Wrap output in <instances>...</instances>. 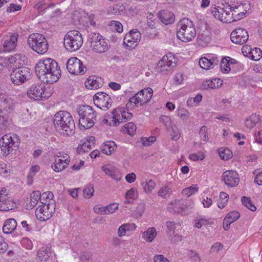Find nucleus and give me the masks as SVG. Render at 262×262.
<instances>
[{
	"label": "nucleus",
	"mask_w": 262,
	"mask_h": 262,
	"mask_svg": "<svg viewBox=\"0 0 262 262\" xmlns=\"http://www.w3.org/2000/svg\"><path fill=\"white\" fill-rule=\"evenodd\" d=\"M223 180L228 187H235L239 182L238 173L233 170H227L222 174Z\"/></svg>",
	"instance_id": "nucleus-24"
},
{
	"label": "nucleus",
	"mask_w": 262,
	"mask_h": 262,
	"mask_svg": "<svg viewBox=\"0 0 262 262\" xmlns=\"http://www.w3.org/2000/svg\"><path fill=\"white\" fill-rule=\"evenodd\" d=\"M259 121V116L256 114H253L249 116L245 121V124L248 128H252Z\"/></svg>",
	"instance_id": "nucleus-34"
},
{
	"label": "nucleus",
	"mask_w": 262,
	"mask_h": 262,
	"mask_svg": "<svg viewBox=\"0 0 262 262\" xmlns=\"http://www.w3.org/2000/svg\"><path fill=\"white\" fill-rule=\"evenodd\" d=\"M158 235V232L155 227H149L142 233V238L146 242H152Z\"/></svg>",
	"instance_id": "nucleus-30"
},
{
	"label": "nucleus",
	"mask_w": 262,
	"mask_h": 262,
	"mask_svg": "<svg viewBox=\"0 0 262 262\" xmlns=\"http://www.w3.org/2000/svg\"><path fill=\"white\" fill-rule=\"evenodd\" d=\"M220 62L218 56L214 54H206L202 57L199 60L200 67L205 70L213 69Z\"/></svg>",
	"instance_id": "nucleus-19"
},
{
	"label": "nucleus",
	"mask_w": 262,
	"mask_h": 262,
	"mask_svg": "<svg viewBox=\"0 0 262 262\" xmlns=\"http://www.w3.org/2000/svg\"><path fill=\"white\" fill-rule=\"evenodd\" d=\"M220 67L221 70L223 73H228L230 71V64L229 63L227 58H225L222 60L220 64Z\"/></svg>",
	"instance_id": "nucleus-53"
},
{
	"label": "nucleus",
	"mask_w": 262,
	"mask_h": 262,
	"mask_svg": "<svg viewBox=\"0 0 262 262\" xmlns=\"http://www.w3.org/2000/svg\"><path fill=\"white\" fill-rule=\"evenodd\" d=\"M35 72L38 78L43 82L53 83L61 76V70L58 63L51 58H42L35 67Z\"/></svg>",
	"instance_id": "nucleus-1"
},
{
	"label": "nucleus",
	"mask_w": 262,
	"mask_h": 262,
	"mask_svg": "<svg viewBox=\"0 0 262 262\" xmlns=\"http://www.w3.org/2000/svg\"><path fill=\"white\" fill-rule=\"evenodd\" d=\"M205 158V155L202 151H199L197 153H192L189 155V159L193 161H202Z\"/></svg>",
	"instance_id": "nucleus-55"
},
{
	"label": "nucleus",
	"mask_w": 262,
	"mask_h": 262,
	"mask_svg": "<svg viewBox=\"0 0 262 262\" xmlns=\"http://www.w3.org/2000/svg\"><path fill=\"white\" fill-rule=\"evenodd\" d=\"M202 99V95L198 94L195 97H190L186 101L188 106H192L198 105Z\"/></svg>",
	"instance_id": "nucleus-50"
},
{
	"label": "nucleus",
	"mask_w": 262,
	"mask_h": 262,
	"mask_svg": "<svg viewBox=\"0 0 262 262\" xmlns=\"http://www.w3.org/2000/svg\"><path fill=\"white\" fill-rule=\"evenodd\" d=\"M199 191V187L196 185H192L189 187L184 188L182 191V194L183 196L189 198L195 194Z\"/></svg>",
	"instance_id": "nucleus-37"
},
{
	"label": "nucleus",
	"mask_w": 262,
	"mask_h": 262,
	"mask_svg": "<svg viewBox=\"0 0 262 262\" xmlns=\"http://www.w3.org/2000/svg\"><path fill=\"white\" fill-rule=\"evenodd\" d=\"M94 140V139L90 140V141H87L86 142L83 143L82 144L79 145L77 148L78 152L81 154L83 152H88L92 148V146L94 144L93 141Z\"/></svg>",
	"instance_id": "nucleus-40"
},
{
	"label": "nucleus",
	"mask_w": 262,
	"mask_h": 262,
	"mask_svg": "<svg viewBox=\"0 0 262 262\" xmlns=\"http://www.w3.org/2000/svg\"><path fill=\"white\" fill-rule=\"evenodd\" d=\"M13 58V64L14 67L23 66L25 64V62L26 59L25 56L20 54H16L14 55L11 56Z\"/></svg>",
	"instance_id": "nucleus-41"
},
{
	"label": "nucleus",
	"mask_w": 262,
	"mask_h": 262,
	"mask_svg": "<svg viewBox=\"0 0 262 262\" xmlns=\"http://www.w3.org/2000/svg\"><path fill=\"white\" fill-rule=\"evenodd\" d=\"M128 110L127 107H118L114 109L111 115L107 119H104L103 121L110 126H117L132 119L133 115L128 112Z\"/></svg>",
	"instance_id": "nucleus-5"
},
{
	"label": "nucleus",
	"mask_w": 262,
	"mask_h": 262,
	"mask_svg": "<svg viewBox=\"0 0 262 262\" xmlns=\"http://www.w3.org/2000/svg\"><path fill=\"white\" fill-rule=\"evenodd\" d=\"M156 141V137L155 136H150L148 138L144 137L141 138L142 143L144 146H150Z\"/></svg>",
	"instance_id": "nucleus-61"
},
{
	"label": "nucleus",
	"mask_w": 262,
	"mask_h": 262,
	"mask_svg": "<svg viewBox=\"0 0 262 262\" xmlns=\"http://www.w3.org/2000/svg\"><path fill=\"white\" fill-rule=\"evenodd\" d=\"M0 145L2 151L6 155L13 150H16L19 146V142L16 135L12 136L6 134L0 140Z\"/></svg>",
	"instance_id": "nucleus-10"
},
{
	"label": "nucleus",
	"mask_w": 262,
	"mask_h": 262,
	"mask_svg": "<svg viewBox=\"0 0 262 262\" xmlns=\"http://www.w3.org/2000/svg\"><path fill=\"white\" fill-rule=\"evenodd\" d=\"M137 129L136 125L132 122H128L124 125L123 131L130 136H133Z\"/></svg>",
	"instance_id": "nucleus-49"
},
{
	"label": "nucleus",
	"mask_w": 262,
	"mask_h": 262,
	"mask_svg": "<svg viewBox=\"0 0 262 262\" xmlns=\"http://www.w3.org/2000/svg\"><path fill=\"white\" fill-rule=\"evenodd\" d=\"M228 200L229 196L228 194L225 192H221L217 201V206L220 208H224L227 205Z\"/></svg>",
	"instance_id": "nucleus-44"
},
{
	"label": "nucleus",
	"mask_w": 262,
	"mask_h": 262,
	"mask_svg": "<svg viewBox=\"0 0 262 262\" xmlns=\"http://www.w3.org/2000/svg\"><path fill=\"white\" fill-rule=\"evenodd\" d=\"M29 46L35 52L39 54L46 53L49 45L45 37L39 33H33L28 38Z\"/></svg>",
	"instance_id": "nucleus-6"
},
{
	"label": "nucleus",
	"mask_w": 262,
	"mask_h": 262,
	"mask_svg": "<svg viewBox=\"0 0 262 262\" xmlns=\"http://www.w3.org/2000/svg\"><path fill=\"white\" fill-rule=\"evenodd\" d=\"M94 212L100 215H107L106 206H102L100 205H95L94 207Z\"/></svg>",
	"instance_id": "nucleus-62"
},
{
	"label": "nucleus",
	"mask_w": 262,
	"mask_h": 262,
	"mask_svg": "<svg viewBox=\"0 0 262 262\" xmlns=\"http://www.w3.org/2000/svg\"><path fill=\"white\" fill-rule=\"evenodd\" d=\"M37 260L40 262H48L51 256V247L48 246L40 248L36 253Z\"/></svg>",
	"instance_id": "nucleus-26"
},
{
	"label": "nucleus",
	"mask_w": 262,
	"mask_h": 262,
	"mask_svg": "<svg viewBox=\"0 0 262 262\" xmlns=\"http://www.w3.org/2000/svg\"><path fill=\"white\" fill-rule=\"evenodd\" d=\"M161 22L165 25L171 24L174 21L173 13L167 10H162L158 14Z\"/></svg>",
	"instance_id": "nucleus-28"
},
{
	"label": "nucleus",
	"mask_w": 262,
	"mask_h": 262,
	"mask_svg": "<svg viewBox=\"0 0 262 262\" xmlns=\"http://www.w3.org/2000/svg\"><path fill=\"white\" fill-rule=\"evenodd\" d=\"M55 204L54 202L42 203L35 211V214L38 220L46 221L49 220L54 213Z\"/></svg>",
	"instance_id": "nucleus-11"
},
{
	"label": "nucleus",
	"mask_w": 262,
	"mask_h": 262,
	"mask_svg": "<svg viewBox=\"0 0 262 262\" xmlns=\"http://www.w3.org/2000/svg\"><path fill=\"white\" fill-rule=\"evenodd\" d=\"M223 80L220 78L207 80L204 82L203 85L204 89H218L223 85Z\"/></svg>",
	"instance_id": "nucleus-31"
},
{
	"label": "nucleus",
	"mask_w": 262,
	"mask_h": 262,
	"mask_svg": "<svg viewBox=\"0 0 262 262\" xmlns=\"http://www.w3.org/2000/svg\"><path fill=\"white\" fill-rule=\"evenodd\" d=\"M83 192L85 198H90L93 195L94 192V188L93 185L92 184L88 185L83 189Z\"/></svg>",
	"instance_id": "nucleus-56"
},
{
	"label": "nucleus",
	"mask_w": 262,
	"mask_h": 262,
	"mask_svg": "<svg viewBox=\"0 0 262 262\" xmlns=\"http://www.w3.org/2000/svg\"><path fill=\"white\" fill-rule=\"evenodd\" d=\"M10 173V166H7L4 162L0 163V174L6 177Z\"/></svg>",
	"instance_id": "nucleus-58"
},
{
	"label": "nucleus",
	"mask_w": 262,
	"mask_h": 262,
	"mask_svg": "<svg viewBox=\"0 0 262 262\" xmlns=\"http://www.w3.org/2000/svg\"><path fill=\"white\" fill-rule=\"evenodd\" d=\"M242 204L248 209L252 211H255L256 207L253 204L250 198L247 196H243L241 199Z\"/></svg>",
	"instance_id": "nucleus-45"
},
{
	"label": "nucleus",
	"mask_w": 262,
	"mask_h": 262,
	"mask_svg": "<svg viewBox=\"0 0 262 262\" xmlns=\"http://www.w3.org/2000/svg\"><path fill=\"white\" fill-rule=\"evenodd\" d=\"M8 118L0 112V136L6 132L7 128Z\"/></svg>",
	"instance_id": "nucleus-52"
},
{
	"label": "nucleus",
	"mask_w": 262,
	"mask_h": 262,
	"mask_svg": "<svg viewBox=\"0 0 262 262\" xmlns=\"http://www.w3.org/2000/svg\"><path fill=\"white\" fill-rule=\"evenodd\" d=\"M249 57L253 60L258 61L262 57V51L259 48H251Z\"/></svg>",
	"instance_id": "nucleus-46"
},
{
	"label": "nucleus",
	"mask_w": 262,
	"mask_h": 262,
	"mask_svg": "<svg viewBox=\"0 0 262 262\" xmlns=\"http://www.w3.org/2000/svg\"><path fill=\"white\" fill-rule=\"evenodd\" d=\"M55 160L52 166L55 172H60L66 169L70 162V157L68 154L59 152L54 156Z\"/></svg>",
	"instance_id": "nucleus-15"
},
{
	"label": "nucleus",
	"mask_w": 262,
	"mask_h": 262,
	"mask_svg": "<svg viewBox=\"0 0 262 262\" xmlns=\"http://www.w3.org/2000/svg\"><path fill=\"white\" fill-rule=\"evenodd\" d=\"M123 11V7L119 5L110 6L107 9V12L110 14H118L120 11Z\"/></svg>",
	"instance_id": "nucleus-57"
},
{
	"label": "nucleus",
	"mask_w": 262,
	"mask_h": 262,
	"mask_svg": "<svg viewBox=\"0 0 262 262\" xmlns=\"http://www.w3.org/2000/svg\"><path fill=\"white\" fill-rule=\"evenodd\" d=\"M41 198V193L39 191H34L30 195V204L34 207Z\"/></svg>",
	"instance_id": "nucleus-51"
},
{
	"label": "nucleus",
	"mask_w": 262,
	"mask_h": 262,
	"mask_svg": "<svg viewBox=\"0 0 262 262\" xmlns=\"http://www.w3.org/2000/svg\"><path fill=\"white\" fill-rule=\"evenodd\" d=\"M144 191L147 194H150L154 189L156 184L155 182L151 179L147 180L141 183Z\"/></svg>",
	"instance_id": "nucleus-38"
},
{
	"label": "nucleus",
	"mask_w": 262,
	"mask_h": 262,
	"mask_svg": "<svg viewBox=\"0 0 262 262\" xmlns=\"http://www.w3.org/2000/svg\"><path fill=\"white\" fill-rule=\"evenodd\" d=\"M17 225V222L15 219L13 218L8 219L4 222L3 231L7 234H11L16 229Z\"/></svg>",
	"instance_id": "nucleus-29"
},
{
	"label": "nucleus",
	"mask_w": 262,
	"mask_h": 262,
	"mask_svg": "<svg viewBox=\"0 0 262 262\" xmlns=\"http://www.w3.org/2000/svg\"><path fill=\"white\" fill-rule=\"evenodd\" d=\"M247 31L243 28H238L232 32L230 34L231 41L236 44L243 45L248 39Z\"/></svg>",
	"instance_id": "nucleus-22"
},
{
	"label": "nucleus",
	"mask_w": 262,
	"mask_h": 262,
	"mask_svg": "<svg viewBox=\"0 0 262 262\" xmlns=\"http://www.w3.org/2000/svg\"><path fill=\"white\" fill-rule=\"evenodd\" d=\"M46 88L42 84H33L27 92V96L35 100H41L49 98L51 93L46 92Z\"/></svg>",
	"instance_id": "nucleus-13"
},
{
	"label": "nucleus",
	"mask_w": 262,
	"mask_h": 262,
	"mask_svg": "<svg viewBox=\"0 0 262 262\" xmlns=\"http://www.w3.org/2000/svg\"><path fill=\"white\" fill-rule=\"evenodd\" d=\"M53 123L56 129L64 135L70 136L75 133L74 120L71 115L67 111L57 112L53 118Z\"/></svg>",
	"instance_id": "nucleus-2"
},
{
	"label": "nucleus",
	"mask_w": 262,
	"mask_h": 262,
	"mask_svg": "<svg viewBox=\"0 0 262 262\" xmlns=\"http://www.w3.org/2000/svg\"><path fill=\"white\" fill-rule=\"evenodd\" d=\"M79 127L81 129H86L92 127L96 120V113L89 105H82L78 111Z\"/></svg>",
	"instance_id": "nucleus-4"
},
{
	"label": "nucleus",
	"mask_w": 262,
	"mask_h": 262,
	"mask_svg": "<svg viewBox=\"0 0 262 262\" xmlns=\"http://www.w3.org/2000/svg\"><path fill=\"white\" fill-rule=\"evenodd\" d=\"M177 59L171 53L164 55L159 61L157 69L160 72H167L173 68L176 64Z\"/></svg>",
	"instance_id": "nucleus-16"
},
{
	"label": "nucleus",
	"mask_w": 262,
	"mask_h": 262,
	"mask_svg": "<svg viewBox=\"0 0 262 262\" xmlns=\"http://www.w3.org/2000/svg\"><path fill=\"white\" fill-rule=\"evenodd\" d=\"M138 191L136 188H132L125 193V198L126 200L125 203H131L138 196Z\"/></svg>",
	"instance_id": "nucleus-36"
},
{
	"label": "nucleus",
	"mask_w": 262,
	"mask_h": 262,
	"mask_svg": "<svg viewBox=\"0 0 262 262\" xmlns=\"http://www.w3.org/2000/svg\"><path fill=\"white\" fill-rule=\"evenodd\" d=\"M199 135L201 139L204 141H207L209 140L208 128L206 126L201 127L199 131Z\"/></svg>",
	"instance_id": "nucleus-59"
},
{
	"label": "nucleus",
	"mask_w": 262,
	"mask_h": 262,
	"mask_svg": "<svg viewBox=\"0 0 262 262\" xmlns=\"http://www.w3.org/2000/svg\"><path fill=\"white\" fill-rule=\"evenodd\" d=\"M147 21L148 27L151 28H155L156 27V24L158 21L154 14L151 12H148L147 15Z\"/></svg>",
	"instance_id": "nucleus-54"
},
{
	"label": "nucleus",
	"mask_w": 262,
	"mask_h": 262,
	"mask_svg": "<svg viewBox=\"0 0 262 262\" xmlns=\"http://www.w3.org/2000/svg\"><path fill=\"white\" fill-rule=\"evenodd\" d=\"M67 68L68 71L73 75L83 74L86 70L81 61L77 57H72L68 60Z\"/></svg>",
	"instance_id": "nucleus-18"
},
{
	"label": "nucleus",
	"mask_w": 262,
	"mask_h": 262,
	"mask_svg": "<svg viewBox=\"0 0 262 262\" xmlns=\"http://www.w3.org/2000/svg\"><path fill=\"white\" fill-rule=\"evenodd\" d=\"M219 154L220 158L224 160H227L232 157V151L228 148H220Z\"/></svg>",
	"instance_id": "nucleus-48"
},
{
	"label": "nucleus",
	"mask_w": 262,
	"mask_h": 262,
	"mask_svg": "<svg viewBox=\"0 0 262 262\" xmlns=\"http://www.w3.org/2000/svg\"><path fill=\"white\" fill-rule=\"evenodd\" d=\"M91 49L97 53H104L110 48L108 41L99 33L92 32L89 35Z\"/></svg>",
	"instance_id": "nucleus-8"
},
{
	"label": "nucleus",
	"mask_w": 262,
	"mask_h": 262,
	"mask_svg": "<svg viewBox=\"0 0 262 262\" xmlns=\"http://www.w3.org/2000/svg\"><path fill=\"white\" fill-rule=\"evenodd\" d=\"M85 86L89 89H98L102 85L101 78H97L94 79V78H90L85 81Z\"/></svg>",
	"instance_id": "nucleus-33"
},
{
	"label": "nucleus",
	"mask_w": 262,
	"mask_h": 262,
	"mask_svg": "<svg viewBox=\"0 0 262 262\" xmlns=\"http://www.w3.org/2000/svg\"><path fill=\"white\" fill-rule=\"evenodd\" d=\"M240 216L239 213L237 211H233L229 212L225 217L232 223L236 221Z\"/></svg>",
	"instance_id": "nucleus-60"
},
{
	"label": "nucleus",
	"mask_w": 262,
	"mask_h": 262,
	"mask_svg": "<svg viewBox=\"0 0 262 262\" xmlns=\"http://www.w3.org/2000/svg\"><path fill=\"white\" fill-rule=\"evenodd\" d=\"M118 204L116 203L110 204L106 206L107 214H112L118 209Z\"/></svg>",
	"instance_id": "nucleus-64"
},
{
	"label": "nucleus",
	"mask_w": 262,
	"mask_h": 262,
	"mask_svg": "<svg viewBox=\"0 0 262 262\" xmlns=\"http://www.w3.org/2000/svg\"><path fill=\"white\" fill-rule=\"evenodd\" d=\"M116 146V144L114 141H107L101 146V149L103 154L110 155L115 151Z\"/></svg>",
	"instance_id": "nucleus-32"
},
{
	"label": "nucleus",
	"mask_w": 262,
	"mask_h": 262,
	"mask_svg": "<svg viewBox=\"0 0 262 262\" xmlns=\"http://www.w3.org/2000/svg\"><path fill=\"white\" fill-rule=\"evenodd\" d=\"M141 39L140 32L137 30H132L124 37L123 44L124 46L134 49Z\"/></svg>",
	"instance_id": "nucleus-20"
},
{
	"label": "nucleus",
	"mask_w": 262,
	"mask_h": 262,
	"mask_svg": "<svg viewBox=\"0 0 262 262\" xmlns=\"http://www.w3.org/2000/svg\"><path fill=\"white\" fill-rule=\"evenodd\" d=\"M102 169L106 174L110 176L112 179L117 181L121 179L120 173L117 169L107 167H103Z\"/></svg>",
	"instance_id": "nucleus-35"
},
{
	"label": "nucleus",
	"mask_w": 262,
	"mask_h": 262,
	"mask_svg": "<svg viewBox=\"0 0 262 262\" xmlns=\"http://www.w3.org/2000/svg\"><path fill=\"white\" fill-rule=\"evenodd\" d=\"M211 13L213 16L224 23H231L234 22L232 14L227 8V6L224 7L217 6L211 10Z\"/></svg>",
	"instance_id": "nucleus-17"
},
{
	"label": "nucleus",
	"mask_w": 262,
	"mask_h": 262,
	"mask_svg": "<svg viewBox=\"0 0 262 262\" xmlns=\"http://www.w3.org/2000/svg\"><path fill=\"white\" fill-rule=\"evenodd\" d=\"M30 69L26 67L15 68L10 74V79L12 82L16 85H19L29 80L30 77Z\"/></svg>",
	"instance_id": "nucleus-12"
},
{
	"label": "nucleus",
	"mask_w": 262,
	"mask_h": 262,
	"mask_svg": "<svg viewBox=\"0 0 262 262\" xmlns=\"http://www.w3.org/2000/svg\"><path fill=\"white\" fill-rule=\"evenodd\" d=\"M0 66L7 69L14 68L12 56L0 57Z\"/></svg>",
	"instance_id": "nucleus-43"
},
{
	"label": "nucleus",
	"mask_w": 262,
	"mask_h": 262,
	"mask_svg": "<svg viewBox=\"0 0 262 262\" xmlns=\"http://www.w3.org/2000/svg\"><path fill=\"white\" fill-rule=\"evenodd\" d=\"M82 44V36L77 31H70L64 36V46L69 51L73 52L79 50Z\"/></svg>",
	"instance_id": "nucleus-9"
},
{
	"label": "nucleus",
	"mask_w": 262,
	"mask_h": 262,
	"mask_svg": "<svg viewBox=\"0 0 262 262\" xmlns=\"http://www.w3.org/2000/svg\"><path fill=\"white\" fill-rule=\"evenodd\" d=\"M112 99L110 95L102 92H98L94 96V103L100 109L106 111L112 104Z\"/></svg>",
	"instance_id": "nucleus-14"
},
{
	"label": "nucleus",
	"mask_w": 262,
	"mask_h": 262,
	"mask_svg": "<svg viewBox=\"0 0 262 262\" xmlns=\"http://www.w3.org/2000/svg\"><path fill=\"white\" fill-rule=\"evenodd\" d=\"M177 115L183 121H186L190 116V113L187 109L179 106L177 108L176 112Z\"/></svg>",
	"instance_id": "nucleus-42"
},
{
	"label": "nucleus",
	"mask_w": 262,
	"mask_h": 262,
	"mask_svg": "<svg viewBox=\"0 0 262 262\" xmlns=\"http://www.w3.org/2000/svg\"><path fill=\"white\" fill-rule=\"evenodd\" d=\"M153 95V90L150 88L142 90L130 98L126 105L128 109L131 110L135 106H141L148 102Z\"/></svg>",
	"instance_id": "nucleus-7"
},
{
	"label": "nucleus",
	"mask_w": 262,
	"mask_h": 262,
	"mask_svg": "<svg viewBox=\"0 0 262 262\" xmlns=\"http://www.w3.org/2000/svg\"><path fill=\"white\" fill-rule=\"evenodd\" d=\"M166 227L167 230L166 232L169 235H172L176 229V224L173 222L168 221L166 222Z\"/></svg>",
	"instance_id": "nucleus-63"
},
{
	"label": "nucleus",
	"mask_w": 262,
	"mask_h": 262,
	"mask_svg": "<svg viewBox=\"0 0 262 262\" xmlns=\"http://www.w3.org/2000/svg\"><path fill=\"white\" fill-rule=\"evenodd\" d=\"M132 56V52L128 51H125L120 52L119 55L115 57L116 59L118 60H122L124 62L128 61Z\"/></svg>",
	"instance_id": "nucleus-47"
},
{
	"label": "nucleus",
	"mask_w": 262,
	"mask_h": 262,
	"mask_svg": "<svg viewBox=\"0 0 262 262\" xmlns=\"http://www.w3.org/2000/svg\"><path fill=\"white\" fill-rule=\"evenodd\" d=\"M178 38L183 42L191 41L196 35V31L192 21L187 18L181 20L177 25Z\"/></svg>",
	"instance_id": "nucleus-3"
},
{
	"label": "nucleus",
	"mask_w": 262,
	"mask_h": 262,
	"mask_svg": "<svg viewBox=\"0 0 262 262\" xmlns=\"http://www.w3.org/2000/svg\"><path fill=\"white\" fill-rule=\"evenodd\" d=\"M0 210L7 211L12 209L14 207V203L9 199V195L0 194Z\"/></svg>",
	"instance_id": "nucleus-27"
},
{
	"label": "nucleus",
	"mask_w": 262,
	"mask_h": 262,
	"mask_svg": "<svg viewBox=\"0 0 262 262\" xmlns=\"http://www.w3.org/2000/svg\"><path fill=\"white\" fill-rule=\"evenodd\" d=\"M12 100L6 95L0 94V105L4 109H10L12 108Z\"/></svg>",
	"instance_id": "nucleus-39"
},
{
	"label": "nucleus",
	"mask_w": 262,
	"mask_h": 262,
	"mask_svg": "<svg viewBox=\"0 0 262 262\" xmlns=\"http://www.w3.org/2000/svg\"><path fill=\"white\" fill-rule=\"evenodd\" d=\"M211 40V29L205 25L204 29L202 28L198 34L197 41L202 47H206Z\"/></svg>",
	"instance_id": "nucleus-23"
},
{
	"label": "nucleus",
	"mask_w": 262,
	"mask_h": 262,
	"mask_svg": "<svg viewBox=\"0 0 262 262\" xmlns=\"http://www.w3.org/2000/svg\"><path fill=\"white\" fill-rule=\"evenodd\" d=\"M18 35L17 33H12L4 42L3 49L5 52L13 51L17 46Z\"/></svg>",
	"instance_id": "nucleus-25"
},
{
	"label": "nucleus",
	"mask_w": 262,
	"mask_h": 262,
	"mask_svg": "<svg viewBox=\"0 0 262 262\" xmlns=\"http://www.w3.org/2000/svg\"><path fill=\"white\" fill-rule=\"evenodd\" d=\"M246 5V4H232V6H227V8L232 14L233 19H235L234 21L239 20L245 16L247 12L244 8Z\"/></svg>",
	"instance_id": "nucleus-21"
}]
</instances>
